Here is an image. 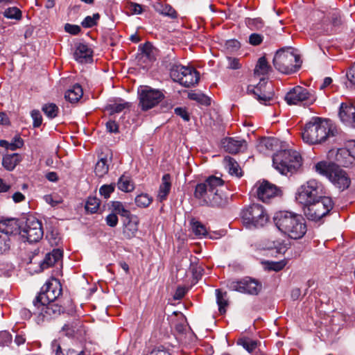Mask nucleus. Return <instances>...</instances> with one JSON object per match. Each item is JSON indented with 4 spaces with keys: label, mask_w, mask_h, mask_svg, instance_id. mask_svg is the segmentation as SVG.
Masks as SVG:
<instances>
[{
    "label": "nucleus",
    "mask_w": 355,
    "mask_h": 355,
    "mask_svg": "<svg viewBox=\"0 0 355 355\" xmlns=\"http://www.w3.org/2000/svg\"><path fill=\"white\" fill-rule=\"evenodd\" d=\"M223 184L221 178L211 175L205 182L197 184L193 196L202 205L224 207L228 204V198L220 190Z\"/></svg>",
    "instance_id": "1"
},
{
    "label": "nucleus",
    "mask_w": 355,
    "mask_h": 355,
    "mask_svg": "<svg viewBox=\"0 0 355 355\" xmlns=\"http://www.w3.org/2000/svg\"><path fill=\"white\" fill-rule=\"evenodd\" d=\"M273 220L278 230L292 239L302 238L307 231L303 216L292 211H278L275 213Z\"/></svg>",
    "instance_id": "2"
},
{
    "label": "nucleus",
    "mask_w": 355,
    "mask_h": 355,
    "mask_svg": "<svg viewBox=\"0 0 355 355\" xmlns=\"http://www.w3.org/2000/svg\"><path fill=\"white\" fill-rule=\"evenodd\" d=\"M334 136V130L329 121L320 117H313L306 123L302 132L303 141L311 145L322 143Z\"/></svg>",
    "instance_id": "3"
},
{
    "label": "nucleus",
    "mask_w": 355,
    "mask_h": 355,
    "mask_svg": "<svg viewBox=\"0 0 355 355\" xmlns=\"http://www.w3.org/2000/svg\"><path fill=\"white\" fill-rule=\"evenodd\" d=\"M272 164L281 174L287 175L300 170L302 165V158L295 150H280L274 154Z\"/></svg>",
    "instance_id": "4"
},
{
    "label": "nucleus",
    "mask_w": 355,
    "mask_h": 355,
    "mask_svg": "<svg viewBox=\"0 0 355 355\" xmlns=\"http://www.w3.org/2000/svg\"><path fill=\"white\" fill-rule=\"evenodd\" d=\"M315 171L326 176L339 189L343 191L350 184V179L345 171L338 165L327 162H320L315 165Z\"/></svg>",
    "instance_id": "5"
},
{
    "label": "nucleus",
    "mask_w": 355,
    "mask_h": 355,
    "mask_svg": "<svg viewBox=\"0 0 355 355\" xmlns=\"http://www.w3.org/2000/svg\"><path fill=\"white\" fill-rule=\"evenodd\" d=\"M300 58L291 48L277 51L273 58V65L277 70L284 73H292L300 67Z\"/></svg>",
    "instance_id": "6"
},
{
    "label": "nucleus",
    "mask_w": 355,
    "mask_h": 355,
    "mask_svg": "<svg viewBox=\"0 0 355 355\" xmlns=\"http://www.w3.org/2000/svg\"><path fill=\"white\" fill-rule=\"evenodd\" d=\"M324 194L322 184L315 180H310L298 189L296 200L304 205L326 197Z\"/></svg>",
    "instance_id": "7"
},
{
    "label": "nucleus",
    "mask_w": 355,
    "mask_h": 355,
    "mask_svg": "<svg viewBox=\"0 0 355 355\" xmlns=\"http://www.w3.org/2000/svg\"><path fill=\"white\" fill-rule=\"evenodd\" d=\"M243 223L248 227H262L268 222V215L263 206L252 204L244 208L241 212Z\"/></svg>",
    "instance_id": "8"
},
{
    "label": "nucleus",
    "mask_w": 355,
    "mask_h": 355,
    "mask_svg": "<svg viewBox=\"0 0 355 355\" xmlns=\"http://www.w3.org/2000/svg\"><path fill=\"white\" fill-rule=\"evenodd\" d=\"M333 207L331 198L327 196L304 205V213L309 220L318 221L326 216Z\"/></svg>",
    "instance_id": "9"
},
{
    "label": "nucleus",
    "mask_w": 355,
    "mask_h": 355,
    "mask_svg": "<svg viewBox=\"0 0 355 355\" xmlns=\"http://www.w3.org/2000/svg\"><path fill=\"white\" fill-rule=\"evenodd\" d=\"M19 235L29 243L38 242L44 235L41 222L32 216L27 218L24 225H21Z\"/></svg>",
    "instance_id": "10"
},
{
    "label": "nucleus",
    "mask_w": 355,
    "mask_h": 355,
    "mask_svg": "<svg viewBox=\"0 0 355 355\" xmlns=\"http://www.w3.org/2000/svg\"><path fill=\"white\" fill-rule=\"evenodd\" d=\"M139 105L144 111L148 110L156 106L164 97L162 92L148 86L141 87L138 91Z\"/></svg>",
    "instance_id": "11"
},
{
    "label": "nucleus",
    "mask_w": 355,
    "mask_h": 355,
    "mask_svg": "<svg viewBox=\"0 0 355 355\" xmlns=\"http://www.w3.org/2000/svg\"><path fill=\"white\" fill-rule=\"evenodd\" d=\"M316 98L314 92L301 86L293 87L285 96V101L288 105H297L300 103L306 105H312Z\"/></svg>",
    "instance_id": "12"
},
{
    "label": "nucleus",
    "mask_w": 355,
    "mask_h": 355,
    "mask_svg": "<svg viewBox=\"0 0 355 355\" xmlns=\"http://www.w3.org/2000/svg\"><path fill=\"white\" fill-rule=\"evenodd\" d=\"M62 286L57 279L48 281L42 288L40 293L33 300V304H38V302H49L56 301L62 294Z\"/></svg>",
    "instance_id": "13"
},
{
    "label": "nucleus",
    "mask_w": 355,
    "mask_h": 355,
    "mask_svg": "<svg viewBox=\"0 0 355 355\" xmlns=\"http://www.w3.org/2000/svg\"><path fill=\"white\" fill-rule=\"evenodd\" d=\"M226 284L230 291L250 295H257L261 289V286L257 280L248 277L239 281L228 280Z\"/></svg>",
    "instance_id": "14"
},
{
    "label": "nucleus",
    "mask_w": 355,
    "mask_h": 355,
    "mask_svg": "<svg viewBox=\"0 0 355 355\" xmlns=\"http://www.w3.org/2000/svg\"><path fill=\"white\" fill-rule=\"evenodd\" d=\"M33 306L34 310L33 313L42 316L44 320L46 319L47 320L58 317L65 311V308L57 303L56 301L49 302H38V304H33Z\"/></svg>",
    "instance_id": "15"
},
{
    "label": "nucleus",
    "mask_w": 355,
    "mask_h": 355,
    "mask_svg": "<svg viewBox=\"0 0 355 355\" xmlns=\"http://www.w3.org/2000/svg\"><path fill=\"white\" fill-rule=\"evenodd\" d=\"M256 187L257 196L263 202H266L270 198L280 196L282 193L279 188L267 180L257 183Z\"/></svg>",
    "instance_id": "16"
},
{
    "label": "nucleus",
    "mask_w": 355,
    "mask_h": 355,
    "mask_svg": "<svg viewBox=\"0 0 355 355\" xmlns=\"http://www.w3.org/2000/svg\"><path fill=\"white\" fill-rule=\"evenodd\" d=\"M267 83L264 78H261L260 82L256 87L249 85L248 87V92L254 94L257 101L263 105H270V102L273 101L274 94L272 92H266L262 90V87Z\"/></svg>",
    "instance_id": "17"
},
{
    "label": "nucleus",
    "mask_w": 355,
    "mask_h": 355,
    "mask_svg": "<svg viewBox=\"0 0 355 355\" xmlns=\"http://www.w3.org/2000/svg\"><path fill=\"white\" fill-rule=\"evenodd\" d=\"M21 224L15 218H7L0 221V234H4L12 239L19 234Z\"/></svg>",
    "instance_id": "18"
},
{
    "label": "nucleus",
    "mask_w": 355,
    "mask_h": 355,
    "mask_svg": "<svg viewBox=\"0 0 355 355\" xmlns=\"http://www.w3.org/2000/svg\"><path fill=\"white\" fill-rule=\"evenodd\" d=\"M338 116L343 123L355 128V106L348 103H341Z\"/></svg>",
    "instance_id": "19"
},
{
    "label": "nucleus",
    "mask_w": 355,
    "mask_h": 355,
    "mask_svg": "<svg viewBox=\"0 0 355 355\" xmlns=\"http://www.w3.org/2000/svg\"><path fill=\"white\" fill-rule=\"evenodd\" d=\"M73 57L80 63L92 62L93 60V50L85 43H78L76 46Z\"/></svg>",
    "instance_id": "20"
},
{
    "label": "nucleus",
    "mask_w": 355,
    "mask_h": 355,
    "mask_svg": "<svg viewBox=\"0 0 355 355\" xmlns=\"http://www.w3.org/2000/svg\"><path fill=\"white\" fill-rule=\"evenodd\" d=\"M223 145L225 151L232 154L243 152L247 149V142L244 139L226 138L223 141Z\"/></svg>",
    "instance_id": "21"
},
{
    "label": "nucleus",
    "mask_w": 355,
    "mask_h": 355,
    "mask_svg": "<svg viewBox=\"0 0 355 355\" xmlns=\"http://www.w3.org/2000/svg\"><path fill=\"white\" fill-rule=\"evenodd\" d=\"M139 218L137 216L131 215L124 221L123 234L126 239L134 237L138 231Z\"/></svg>",
    "instance_id": "22"
},
{
    "label": "nucleus",
    "mask_w": 355,
    "mask_h": 355,
    "mask_svg": "<svg viewBox=\"0 0 355 355\" xmlns=\"http://www.w3.org/2000/svg\"><path fill=\"white\" fill-rule=\"evenodd\" d=\"M62 257V251L60 249H53L51 252L47 253L41 263L42 270L53 266Z\"/></svg>",
    "instance_id": "23"
},
{
    "label": "nucleus",
    "mask_w": 355,
    "mask_h": 355,
    "mask_svg": "<svg viewBox=\"0 0 355 355\" xmlns=\"http://www.w3.org/2000/svg\"><path fill=\"white\" fill-rule=\"evenodd\" d=\"M184 71L186 75L180 85L185 87H189L198 83L200 79V74L193 67H189L188 69H184Z\"/></svg>",
    "instance_id": "24"
},
{
    "label": "nucleus",
    "mask_w": 355,
    "mask_h": 355,
    "mask_svg": "<svg viewBox=\"0 0 355 355\" xmlns=\"http://www.w3.org/2000/svg\"><path fill=\"white\" fill-rule=\"evenodd\" d=\"M171 187V175L164 174L162 178V184L159 186L157 198L160 202L166 199Z\"/></svg>",
    "instance_id": "25"
},
{
    "label": "nucleus",
    "mask_w": 355,
    "mask_h": 355,
    "mask_svg": "<svg viewBox=\"0 0 355 355\" xmlns=\"http://www.w3.org/2000/svg\"><path fill=\"white\" fill-rule=\"evenodd\" d=\"M236 343L242 346L249 353L254 352L261 344L260 341L258 340L245 336L239 338Z\"/></svg>",
    "instance_id": "26"
},
{
    "label": "nucleus",
    "mask_w": 355,
    "mask_h": 355,
    "mask_svg": "<svg viewBox=\"0 0 355 355\" xmlns=\"http://www.w3.org/2000/svg\"><path fill=\"white\" fill-rule=\"evenodd\" d=\"M63 331H70L71 333H82L86 330L82 324V322L77 318H73L67 321L62 327Z\"/></svg>",
    "instance_id": "27"
},
{
    "label": "nucleus",
    "mask_w": 355,
    "mask_h": 355,
    "mask_svg": "<svg viewBox=\"0 0 355 355\" xmlns=\"http://www.w3.org/2000/svg\"><path fill=\"white\" fill-rule=\"evenodd\" d=\"M83 95V90L79 84H75L68 89L64 94V98L71 103L78 102Z\"/></svg>",
    "instance_id": "28"
},
{
    "label": "nucleus",
    "mask_w": 355,
    "mask_h": 355,
    "mask_svg": "<svg viewBox=\"0 0 355 355\" xmlns=\"http://www.w3.org/2000/svg\"><path fill=\"white\" fill-rule=\"evenodd\" d=\"M20 161V155L18 153L6 155L2 159V166L7 171H11L14 170Z\"/></svg>",
    "instance_id": "29"
},
{
    "label": "nucleus",
    "mask_w": 355,
    "mask_h": 355,
    "mask_svg": "<svg viewBox=\"0 0 355 355\" xmlns=\"http://www.w3.org/2000/svg\"><path fill=\"white\" fill-rule=\"evenodd\" d=\"M223 163L230 174L239 178L242 176L241 168L234 158L227 156L224 158Z\"/></svg>",
    "instance_id": "30"
},
{
    "label": "nucleus",
    "mask_w": 355,
    "mask_h": 355,
    "mask_svg": "<svg viewBox=\"0 0 355 355\" xmlns=\"http://www.w3.org/2000/svg\"><path fill=\"white\" fill-rule=\"evenodd\" d=\"M272 71V67L268 64L266 58L264 56L259 58L255 68L254 69V74L256 76H265L268 74Z\"/></svg>",
    "instance_id": "31"
},
{
    "label": "nucleus",
    "mask_w": 355,
    "mask_h": 355,
    "mask_svg": "<svg viewBox=\"0 0 355 355\" xmlns=\"http://www.w3.org/2000/svg\"><path fill=\"white\" fill-rule=\"evenodd\" d=\"M189 67H184L180 64H174L170 69V76L171 78L180 84L182 81L183 78L185 76L186 73L184 69H188Z\"/></svg>",
    "instance_id": "32"
},
{
    "label": "nucleus",
    "mask_w": 355,
    "mask_h": 355,
    "mask_svg": "<svg viewBox=\"0 0 355 355\" xmlns=\"http://www.w3.org/2000/svg\"><path fill=\"white\" fill-rule=\"evenodd\" d=\"M109 171V165L106 157H102L99 159L95 165L94 173L99 178L103 177Z\"/></svg>",
    "instance_id": "33"
},
{
    "label": "nucleus",
    "mask_w": 355,
    "mask_h": 355,
    "mask_svg": "<svg viewBox=\"0 0 355 355\" xmlns=\"http://www.w3.org/2000/svg\"><path fill=\"white\" fill-rule=\"evenodd\" d=\"M139 51L141 53L139 56V59L145 58L151 62L154 59V48L150 42H146L145 44L139 46Z\"/></svg>",
    "instance_id": "34"
},
{
    "label": "nucleus",
    "mask_w": 355,
    "mask_h": 355,
    "mask_svg": "<svg viewBox=\"0 0 355 355\" xmlns=\"http://www.w3.org/2000/svg\"><path fill=\"white\" fill-rule=\"evenodd\" d=\"M130 106V103L125 102L123 100L120 99L118 103L108 105L106 107V110L109 111L110 114L112 115L116 113H119L125 109H129Z\"/></svg>",
    "instance_id": "35"
},
{
    "label": "nucleus",
    "mask_w": 355,
    "mask_h": 355,
    "mask_svg": "<svg viewBox=\"0 0 355 355\" xmlns=\"http://www.w3.org/2000/svg\"><path fill=\"white\" fill-rule=\"evenodd\" d=\"M119 189L124 192H130L134 189V184L130 180V178L125 175H122L119 179L117 182Z\"/></svg>",
    "instance_id": "36"
},
{
    "label": "nucleus",
    "mask_w": 355,
    "mask_h": 355,
    "mask_svg": "<svg viewBox=\"0 0 355 355\" xmlns=\"http://www.w3.org/2000/svg\"><path fill=\"white\" fill-rule=\"evenodd\" d=\"M216 302L220 313L225 312V307L228 305L227 292H223L220 289L216 290Z\"/></svg>",
    "instance_id": "37"
},
{
    "label": "nucleus",
    "mask_w": 355,
    "mask_h": 355,
    "mask_svg": "<svg viewBox=\"0 0 355 355\" xmlns=\"http://www.w3.org/2000/svg\"><path fill=\"white\" fill-rule=\"evenodd\" d=\"M3 15L8 19L19 21L22 17V12L17 7H9L3 11Z\"/></svg>",
    "instance_id": "38"
},
{
    "label": "nucleus",
    "mask_w": 355,
    "mask_h": 355,
    "mask_svg": "<svg viewBox=\"0 0 355 355\" xmlns=\"http://www.w3.org/2000/svg\"><path fill=\"white\" fill-rule=\"evenodd\" d=\"M42 110L49 119H53L57 116L59 112L58 106L54 103L44 104L42 107Z\"/></svg>",
    "instance_id": "39"
},
{
    "label": "nucleus",
    "mask_w": 355,
    "mask_h": 355,
    "mask_svg": "<svg viewBox=\"0 0 355 355\" xmlns=\"http://www.w3.org/2000/svg\"><path fill=\"white\" fill-rule=\"evenodd\" d=\"M189 98L203 105H209L211 104L210 98L202 93H189Z\"/></svg>",
    "instance_id": "40"
},
{
    "label": "nucleus",
    "mask_w": 355,
    "mask_h": 355,
    "mask_svg": "<svg viewBox=\"0 0 355 355\" xmlns=\"http://www.w3.org/2000/svg\"><path fill=\"white\" fill-rule=\"evenodd\" d=\"M279 145L278 140L274 137L263 138L261 140L259 146L269 150H274Z\"/></svg>",
    "instance_id": "41"
},
{
    "label": "nucleus",
    "mask_w": 355,
    "mask_h": 355,
    "mask_svg": "<svg viewBox=\"0 0 355 355\" xmlns=\"http://www.w3.org/2000/svg\"><path fill=\"white\" fill-rule=\"evenodd\" d=\"M245 24L251 30H260L264 27V23L260 17L246 18Z\"/></svg>",
    "instance_id": "42"
},
{
    "label": "nucleus",
    "mask_w": 355,
    "mask_h": 355,
    "mask_svg": "<svg viewBox=\"0 0 355 355\" xmlns=\"http://www.w3.org/2000/svg\"><path fill=\"white\" fill-rule=\"evenodd\" d=\"M12 239L4 234H0V254L6 253L10 248Z\"/></svg>",
    "instance_id": "43"
},
{
    "label": "nucleus",
    "mask_w": 355,
    "mask_h": 355,
    "mask_svg": "<svg viewBox=\"0 0 355 355\" xmlns=\"http://www.w3.org/2000/svg\"><path fill=\"white\" fill-rule=\"evenodd\" d=\"M100 206V200L96 197H89L85 205V209L90 213H96Z\"/></svg>",
    "instance_id": "44"
},
{
    "label": "nucleus",
    "mask_w": 355,
    "mask_h": 355,
    "mask_svg": "<svg viewBox=\"0 0 355 355\" xmlns=\"http://www.w3.org/2000/svg\"><path fill=\"white\" fill-rule=\"evenodd\" d=\"M153 201V198L146 193H141L135 198V203L138 207H147Z\"/></svg>",
    "instance_id": "45"
},
{
    "label": "nucleus",
    "mask_w": 355,
    "mask_h": 355,
    "mask_svg": "<svg viewBox=\"0 0 355 355\" xmlns=\"http://www.w3.org/2000/svg\"><path fill=\"white\" fill-rule=\"evenodd\" d=\"M113 210L116 212L115 214H119L123 217L128 218L132 214L130 211L126 209L123 205L119 201H115L112 202Z\"/></svg>",
    "instance_id": "46"
},
{
    "label": "nucleus",
    "mask_w": 355,
    "mask_h": 355,
    "mask_svg": "<svg viewBox=\"0 0 355 355\" xmlns=\"http://www.w3.org/2000/svg\"><path fill=\"white\" fill-rule=\"evenodd\" d=\"M99 19L100 15L98 13H94L92 16H87L82 21L81 25L84 28H92L97 24Z\"/></svg>",
    "instance_id": "47"
},
{
    "label": "nucleus",
    "mask_w": 355,
    "mask_h": 355,
    "mask_svg": "<svg viewBox=\"0 0 355 355\" xmlns=\"http://www.w3.org/2000/svg\"><path fill=\"white\" fill-rule=\"evenodd\" d=\"M192 230L194 234L197 236H205L207 234L206 227L200 222L192 221Z\"/></svg>",
    "instance_id": "48"
},
{
    "label": "nucleus",
    "mask_w": 355,
    "mask_h": 355,
    "mask_svg": "<svg viewBox=\"0 0 355 355\" xmlns=\"http://www.w3.org/2000/svg\"><path fill=\"white\" fill-rule=\"evenodd\" d=\"M266 268L269 270H274L278 272L282 270L286 266V262L284 261H267L266 263Z\"/></svg>",
    "instance_id": "49"
},
{
    "label": "nucleus",
    "mask_w": 355,
    "mask_h": 355,
    "mask_svg": "<svg viewBox=\"0 0 355 355\" xmlns=\"http://www.w3.org/2000/svg\"><path fill=\"white\" fill-rule=\"evenodd\" d=\"M114 191V184H104L99 189L100 194L105 199L110 198V194Z\"/></svg>",
    "instance_id": "50"
},
{
    "label": "nucleus",
    "mask_w": 355,
    "mask_h": 355,
    "mask_svg": "<svg viewBox=\"0 0 355 355\" xmlns=\"http://www.w3.org/2000/svg\"><path fill=\"white\" fill-rule=\"evenodd\" d=\"M329 15H330L331 22L334 26H339L340 25L342 24V23H343L342 17L338 11L334 10L331 12H330Z\"/></svg>",
    "instance_id": "51"
},
{
    "label": "nucleus",
    "mask_w": 355,
    "mask_h": 355,
    "mask_svg": "<svg viewBox=\"0 0 355 355\" xmlns=\"http://www.w3.org/2000/svg\"><path fill=\"white\" fill-rule=\"evenodd\" d=\"M31 117L33 120V127H40L42 123V116L40 112L37 110H33L31 112Z\"/></svg>",
    "instance_id": "52"
},
{
    "label": "nucleus",
    "mask_w": 355,
    "mask_h": 355,
    "mask_svg": "<svg viewBox=\"0 0 355 355\" xmlns=\"http://www.w3.org/2000/svg\"><path fill=\"white\" fill-rule=\"evenodd\" d=\"M23 145V139L20 137H15L13 138L12 141L10 142L9 150L14 151L17 148H21Z\"/></svg>",
    "instance_id": "53"
},
{
    "label": "nucleus",
    "mask_w": 355,
    "mask_h": 355,
    "mask_svg": "<svg viewBox=\"0 0 355 355\" xmlns=\"http://www.w3.org/2000/svg\"><path fill=\"white\" fill-rule=\"evenodd\" d=\"M128 8L132 15H139L143 12L142 6L137 3L130 2Z\"/></svg>",
    "instance_id": "54"
},
{
    "label": "nucleus",
    "mask_w": 355,
    "mask_h": 355,
    "mask_svg": "<svg viewBox=\"0 0 355 355\" xmlns=\"http://www.w3.org/2000/svg\"><path fill=\"white\" fill-rule=\"evenodd\" d=\"M161 14L165 16L170 17L172 19H175L177 17V12L175 10L168 5L163 7V9L161 10Z\"/></svg>",
    "instance_id": "55"
},
{
    "label": "nucleus",
    "mask_w": 355,
    "mask_h": 355,
    "mask_svg": "<svg viewBox=\"0 0 355 355\" xmlns=\"http://www.w3.org/2000/svg\"><path fill=\"white\" fill-rule=\"evenodd\" d=\"M263 42V36L258 33H252L249 37V43L253 46H258Z\"/></svg>",
    "instance_id": "56"
},
{
    "label": "nucleus",
    "mask_w": 355,
    "mask_h": 355,
    "mask_svg": "<svg viewBox=\"0 0 355 355\" xmlns=\"http://www.w3.org/2000/svg\"><path fill=\"white\" fill-rule=\"evenodd\" d=\"M175 329L177 333H187L190 327L188 326L187 322L184 320L178 322L175 325Z\"/></svg>",
    "instance_id": "57"
},
{
    "label": "nucleus",
    "mask_w": 355,
    "mask_h": 355,
    "mask_svg": "<svg viewBox=\"0 0 355 355\" xmlns=\"http://www.w3.org/2000/svg\"><path fill=\"white\" fill-rule=\"evenodd\" d=\"M64 30L66 32L73 35H78L81 31V28L79 26L70 24H66L64 25Z\"/></svg>",
    "instance_id": "58"
},
{
    "label": "nucleus",
    "mask_w": 355,
    "mask_h": 355,
    "mask_svg": "<svg viewBox=\"0 0 355 355\" xmlns=\"http://www.w3.org/2000/svg\"><path fill=\"white\" fill-rule=\"evenodd\" d=\"M106 223L111 227H116L118 224V217L116 214L112 213L107 215L105 218Z\"/></svg>",
    "instance_id": "59"
},
{
    "label": "nucleus",
    "mask_w": 355,
    "mask_h": 355,
    "mask_svg": "<svg viewBox=\"0 0 355 355\" xmlns=\"http://www.w3.org/2000/svg\"><path fill=\"white\" fill-rule=\"evenodd\" d=\"M175 113L182 117L185 121H189L190 119L189 114L184 108L176 107L174 110Z\"/></svg>",
    "instance_id": "60"
},
{
    "label": "nucleus",
    "mask_w": 355,
    "mask_h": 355,
    "mask_svg": "<svg viewBox=\"0 0 355 355\" xmlns=\"http://www.w3.org/2000/svg\"><path fill=\"white\" fill-rule=\"evenodd\" d=\"M106 128L110 132L116 133L119 132V126L117 123L112 120H110L106 123Z\"/></svg>",
    "instance_id": "61"
},
{
    "label": "nucleus",
    "mask_w": 355,
    "mask_h": 355,
    "mask_svg": "<svg viewBox=\"0 0 355 355\" xmlns=\"http://www.w3.org/2000/svg\"><path fill=\"white\" fill-rule=\"evenodd\" d=\"M12 343L11 334H0V345L7 346Z\"/></svg>",
    "instance_id": "62"
},
{
    "label": "nucleus",
    "mask_w": 355,
    "mask_h": 355,
    "mask_svg": "<svg viewBox=\"0 0 355 355\" xmlns=\"http://www.w3.org/2000/svg\"><path fill=\"white\" fill-rule=\"evenodd\" d=\"M150 355H171V354L163 346H159L154 349Z\"/></svg>",
    "instance_id": "63"
},
{
    "label": "nucleus",
    "mask_w": 355,
    "mask_h": 355,
    "mask_svg": "<svg viewBox=\"0 0 355 355\" xmlns=\"http://www.w3.org/2000/svg\"><path fill=\"white\" fill-rule=\"evenodd\" d=\"M347 77L352 84L355 85V62L347 73Z\"/></svg>",
    "instance_id": "64"
}]
</instances>
